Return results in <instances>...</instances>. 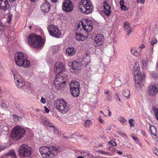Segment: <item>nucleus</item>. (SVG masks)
<instances>
[{
  "instance_id": "9",
  "label": "nucleus",
  "mask_w": 158,
  "mask_h": 158,
  "mask_svg": "<svg viewBox=\"0 0 158 158\" xmlns=\"http://www.w3.org/2000/svg\"><path fill=\"white\" fill-rule=\"evenodd\" d=\"M48 29L51 35L56 38H59L60 36V31L57 27L54 25H49L48 27Z\"/></svg>"
},
{
  "instance_id": "64",
  "label": "nucleus",
  "mask_w": 158,
  "mask_h": 158,
  "mask_svg": "<svg viewBox=\"0 0 158 158\" xmlns=\"http://www.w3.org/2000/svg\"><path fill=\"white\" fill-rule=\"evenodd\" d=\"M100 113H101V114H103L105 116H106V115H105L104 114L103 112V111H102V110H101V111H100Z\"/></svg>"
},
{
  "instance_id": "35",
  "label": "nucleus",
  "mask_w": 158,
  "mask_h": 158,
  "mask_svg": "<svg viewBox=\"0 0 158 158\" xmlns=\"http://www.w3.org/2000/svg\"><path fill=\"white\" fill-rule=\"evenodd\" d=\"M131 52L132 54H133L135 56H137L138 54V52L135 48H131Z\"/></svg>"
},
{
  "instance_id": "30",
  "label": "nucleus",
  "mask_w": 158,
  "mask_h": 158,
  "mask_svg": "<svg viewBox=\"0 0 158 158\" xmlns=\"http://www.w3.org/2000/svg\"><path fill=\"white\" fill-rule=\"evenodd\" d=\"M83 25V23L82 22H80L79 24H77L76 26L77 30L79 31V30H82V28H83L82 25Z\"/></svg>"
},
{
  "instance_id": "8",
  "label": "nucleus",
  "mask_w": 158,
  "mask_h": 158,
  "mask_svg": "<svg viewBox=\"0 0 158 158\" xmlns=\"http://www.w3.org/2000/svg\"><path fill=\"white\" fill-rule=\"evenodd\" d=\"M65 77H63L61 75L58 76L54 81V86L55 89L59 90L61 89L65 85Z\"/></svg>"
},
{
  "instance_id": "18",
  "label": "nucleus",
  "mask_w": 158,
  "mask_h": 158,
  "mask_svg": "<svg viewBox=\"0 0 158 158\" xmlns=\"http://www.w3.org/2000/svg\"><path fill=\"white\" fill-rule=\"evenodd\" d=\"M70 89H80V85L78 82L75 80L73 81L69 84Z\"/></svg>"
},
{
  "instance_id": "32",
  "label": "nucleus",
  "mask_w": 158,
  "mask_h": 158,
  "mask_svg": "<svg viewBox=\"0 0 158 158\" xmlns=\"http://www.w3.org/2000/svg\"><path fill=\"white\" fill-rule=\"evenodd\" d=\"M118 119L123 125H125L127 123L126 120L122 117H118Z\"/></svg>"
},
{
  "instance_id": "53",
  "label": "nucleus",
  "mask_w": 158,
  "mask_h": 158,
  "mask_svg": "<svg viewBox=\"0 0 158 158\" xmlns=\"http://www.w3.org/2000/svg\"><path fill=\"white\" fill-rule=\"evenodd\" d=\"M132 139L134 140H135V141H136L137 142L138 141V138H137V137H134V136H132Z\"/></svg>"
},
{
  "instance_id": "46",
  "label": "nucleus",
  "mask_w": 158,
  "mask_h": 158,
  "mask_svg": "<svg viewBox=\"0 0 158 158\" xmlns=\"http://www.w3.org/2000/svg\"><path fill=\"white\" fill-rule=\"evenodd\" d=\"M49 126L50 127H53V129L54 130V132H55V131H57V129H56L55 128V127H54V126H53V125L52 124V123H49Z\"/></svg>"
},
{
  "instance_id": "2",
  "label": "nucleus",
  "mask_w": 158,
  "mask_h": 158,
  "mask_svg": "<svg viewBox=\"0 0 158 158\" xmlns=\"http://www.w3.org/2000/svg\"><path fill=\"white\" fill-rule=\"evenodd\" d=\"M39 151L42 157L46 158L52 155H56L58 154L59 150L58 148L53 146L50 147L43 146L40 148Z\"/></svg>"
},
{
  "instance_id": "25",
  "label": "nucleus",
  "mask_w": 158,
  "mask_h": 158,
  "mask_svg": "<svg viewBox=\"0 0 158 158\" xmlns=\"http://www.w3.org/2000/svg\"><path fill=\"white\" fill-rule=\"evenodd\" d=\"M124 27L125 30L128 32L127 35H129L131 31V28L129 26V23L127 22L125 23H124Z\"/></svg>"
},
{
  "instance_id": "40",
  "label": "nucleus",
  "mask_w": 158,
  "mask_h": 158,
  "mask_svg": "<svg viewBox=\"0 0 158 158\" xmlns=\"http://www.w3.org/2000/svg\"><path fill=\"white\" fill-rule=\"evenodd\" d=\"M134 121V120L133 119H130L129 120V122L130 125V126L131 127H133L134 126V123L132 122Z\"/></svg>"
},
{
  "instance_id": "29",
  "label": "nucleus",
  "mask_w": 158,
  "mask_h": 158,
  "mask_svg": "<svg viewBox=\"0 0 158 158\" xmlns=\"http://www.w3.org/2000/svg\"><path fill=\"white\" fill-rule=\"evenodd\" d=\"M123 94L124 97H126L127 98H130V92L127 89L124 90L123 92Z\"/></svg>"
},
{
  "instance_id": "47",
  "label": "nucleus",
  "mask_w": 158,
  "mask_h": 158,
  "mask_svg": "<svg viewBox=\"0 0 158 158\" xmlns=\"http://www.w3.org/2000/svg\"><path fill=\"white\" fill-rule=\"evenodd\" d=\"M41 102L43 104L45 103L46 102V100L43 97H42L41 99Z\"/></svg>"
},
{
  "instance_id": "24",
  "label": "nucleus",
  "mask_w": 158,
  "mask_h": 158,
  "mask_svg": "<svg viewBox=\"0 0 158 158\" xmlns=\"http://www.w3.org/2000/svg\"><path fill=\"white\" fill-rule=\"evenodd\" d=\"M80 89H70L71 93L72 95L74 97H78L80 94Z\"/></svg>"
},
{
  "instance_id": "60",
  "label": "nucleus",
  "mask_w": 158,
  "mask_h": 158,
  "mask_svg": "<svg viewBox=\"0 0 158 158\" xmlns=\"http://www.w3.org/2000/svg\"><path fill=\"white\" fill-rule=\"evenodd\" d=\"M138 1H140V2L142 3H143L145 2V0H138Z\"/></svg>"
},
{
  "instance_id": "17",
  "label": "nucleus",
  "mask_w": 158,
  "mask_h": 158,
  "mask_svg": "<svg viewBox=\"0 0 158 158\" xmlns=\"http://www.w3.org/2000/svg\"><path fill=\"white\" fill-rule=\"evenodd\" d=\"M50 6L49 3L47 2L41 5L40 8L43 11L47 13L49 11Z\"/></svg>"
},
{
  "instance_id": "22",
  "label": "nucleus",
  "mask_w": 158,
  "mask_h": 158,
  "mask_svg": "<svg viewBox=\"0 0 158 158\" xmlns=\"http://www.w3.org/2000/svg\"><path fill=\"white\" fill-rule=\"evenodd\" d=\"M75 36L76 40L79 41H83L87 39L86 36L78 33H76Z\"/></svg>"
},
{
  "instance_id": "33",
  "label": "nucleus",
  "mask_w": 158,
  "mask_h": 158,
  "mask_svg": "<svg viewBox=\"0 0 158 158\" xmlns=\"http://www.w3.org/2000/svg\"><path fill=\"white\" fill-rule=\"evenodd\" d=\"M140 69L135 70L134 74L135 77V81H136V79H137V76H139V75H140Z\"/></svg>"
},
{
  "instance_id": "54",
  "label": "nucleus",
  "mask_w": 158,
  "mask_h": 158,
  "mask_svg": "<svg viewBox=\"0 0 158 158\" xmlns=\"http://www.w3.org/2000/svg\"><path fill=\"white\" fill-rule=\"evenodd\" d=\"M44 108L45 109V111L46 113H48L49 111V110L46 106H44Z\"/></svg>"
},
{
  "instance_id": "62",
  "label": "nucleus",
  "mask_w": 158,
  "mask_h": 158,
  "mask_svg": "<svg viewBox=\"0 0 158 158\" xmlns=\"http://www.w3.org/2000/svg\"><path fill=\"white\" fill-rule=\"evenodd\" d=\"M100 153H101L102 154H106V152H104L103 151H101Z\"/></svg>"
},
{
  "instance_id": "51",
  "label": "nucleus",
  "mask_w": 158,
  "mask_h": 158,
  "mask_svg": "<svg viewBox=\"0 0 158 158\" xmlns=\"http://www.w3.org/2000/svg\"><path fill=\"white\" fill-rule=\"evenodd\" d=\"M121 8L122 9L124 10H126V7L124 5H121Z\"/></svg>"
},
{
  "instance_id": "42",
  "label": "nucleus",
  "mask_w": 158,
  "mask_h": 158,
  "mask_svg": "<svg viewBox=\"0 0 158 158\" xmlns=\"http://www.w3.org/2000/svg\"><path fill=\"white\" fill-rule=\"evenodd\" d=\"M108 143L110 144H111L113 146H116V142L112 140H111L109 141Z\"/></svg>"
},
{
  "instance_id": "28",
  "label": "nucleus",
  "mask_w": 158,
  "mask_h": 158,
  "mask_svg": "<svg viewBox=\"0 0 158 158\" xmlns=\"http://www.w3.org/2000/svg\"><path fill=\"white\" fill-rule=\"evenodd\" d=\"M150 129L151 131V134L154 136L157 135V131L156 127L153 126H150Z\"/></svg>"
},
{
  "instance_id": "5",
  "label": "nucleus",
  "mask_w": 158,
  "mask_h": 158,
  "mask_svg": "<svg viewBox=\"0 0 158 158\" xmlns=\"http://www.w3.org/2000/svg\"><path fill=\"white\" fill-rule=\"evenodd\" d=\"M91 5V3L88 0H81L79 3L78 6L79 9L82 13L88 14L92 11Z\"/></svg>"
},
{
  "instance_id": "20",
  "label": "nucleus",
  "mask_w": 158,
  "mask_h": 158,
  "mask_svg": "<svg viewBox=\"0 0 158 158\" xmlns=\"http://www.w3.org/2000/svg\"><path fill=\"white\" fill-rule=\"evenodd\" d=\"M76 52V49L73 47H69L66 50V54L71 56L73 55Z\"/></svg>"
},
{
  "instance_id": "50",
  "label": "nucleus",
  "mask_w": 158,
  "mask_h": 158,
  "mask_svg": "<svg viewBox=\"0 0 158 158\" xmlns=\"http://www.w3.org/2000/svg\"><path fill=\"white\" fill-rule=\"evenodd\" d=\"M5 148H6V147L5 146L3 145H1L0 146V152L4 150Z\"/></svg>"
},
{
  "instance_id": "45",
  "label": "nucleus",
  "mask_w": 158,
  "mask_h": 158,
  "mask_svg": "<svg viewBox=\"0 0 158 158\" xmlns=\"http://www.w3.org/2000/svg\"><path fill=\"white\" fill-rule=\"evenodd\" d=\"M12 18V16L10 15H9L8 17V18L7 20V22L8 23H10Z\"/></svg>"
},
{
  "instance_id": "7",
  "label": "nucleus",
  "mask_w": 158,
  "mask_h": 158,
  "mask_svg": "<svg viewBox=\"0 0 158 158\" xmlns=\"http://www.w3.org/2000/svg\"><path fill=\"white\" fill-rule=\"evenodd\" d=\"M31 154V148L29 147L27 144H23L20 146L19 151V156L22 157H28Z\"/></svg>"
},
{
  "instance_id": "3",
  "label": "nucleus",
  "mask_w": 158,
  "mask_h": 158,
  "mask_svg": "<svg viewBox=\"0 0 158 158\" xmlns=\"http://www.w3.org/2000/svg\"><path fill=\"white\" fill-rule=\"evenodd\" d=\"M28 41L30 46L33 48H40L44 44L41 36L34 34L28 36Z\"/></svg>"
},
{
  "instance_id": "52",
  "label": "nucleus",
  "mask_w": 158,
  "mask_h": 158,
  "mask_svg": "<svg viewBox=\"0 0 158 158\" xmlns=\"http://www.w3.org/2000/svg\"><path fill=\"white\" fill-rule=\"evenodd\" d=\"M151 75L152 76V77L154 78H155L157 76L156 74V73H152L151 74Z\"/></svg>"
},
{
  "instance_id": "15",
  "label": "nucleus",
  "mask_w": 158,
  "mask_h": 158,
  "mask_svg": "<svg viewBox=\"0 0 158 158\" xmlns=\"http://www.w3.org/2000/svg\"><path fill=\"white\" fill-rule=\"evenodd\" d=\"M104 39V37L101 34H98L96 35L94 38V40L96 44L95 45L96 47L98 46V45H101L102 44V41Z\"/></svg>"
},
{
  "instance_id": "19",
  "label": "nucleus",
  "mask_w": 158,
  "mask_h": 158,
  "mask_svg": "<svg viewBox=\"0 0 158 158\" xmlns=\"http://www.w3.org/2000/svg\"><path fill=\"white\" fill-rule=\"evenodd\" d=\"M69 65L72 66V69L73 70H78L80 69L79 64L76 61L70 62Z\"/></svg>"
},
{
  "instance_id": "41",
  "label": "nucleus",
  "mask_w": 158,
  "mask_h": 158,
  "mask_svg": "<svg viewBox=\"0 0 158 158\" xmlns=\"http://www.w3.org/2000/svg\"><path fill=\"white\" fill-rule=\"evenodd\" d=\"M157 42V40L156 39L154 38L152 39V40L150 42V44L152 45H153L156 44Z\"/></svg>"
},
{
  "instance_id": "16",
  "label": "nucleus",
  "mask_w": 158,
  "mask_h": 158,
  "mask_svg": "<svg viewBox=\"0 0 158 158\" xmlns=\"http://www.w3.org/2000/svg\"><path fill=\"white\" fill-rule=\"evenodd\" d=\"M103 6L104 7V11L105 14L107 16H109L111 13L110 6L108 5L107 2L105 1V2L104 3Z\"/></svg>"
},
{
  "instance_id": "13",
  "label": "nucleus",
  "mask_w": 158,
  "mask_h": 158,
  "mask_svg": "<svg viewBox=\"0 0 158 158\" xmlns=\"http://www.w3.org/2000/svg\"><path fill=\"white\" fill-rule=\"evenodd\" d=\"M10 7L9 2L7 0H0V9L6 11Z\"/></svg>"
},
{
  "instance_id": "11",
  "label": "nucleus",
  "mask_w": 158,
  "mask_h": 158,
  "mask_svg": "<svg viewBox=\"0 0 158 158\" xmlns=\"http://www.w3.org/2000/svg\"><path fill=\"white\" fill-rule=\"evenodd\" d=\"M73 3L70 0H66L63 3L62 9L65 11L71 12L73 10Z\"/></svg>"
},
{
  "instance_id": "55",
  "label": "nucleus",
  "mask_w": 158,
  "mask_h": 158,
  "mask_svg": "<svg viewBox=\"0 0 158 158\" xmlns=\"http://www.w3.org/2000/svg\"><path fill=\"white\" fill-rule=\"evenodd\" d=\"M145 47V46L143 44H141L139 47V48H141V49H143V48H144Z\"/></svg>"
},
{
  "instance_id": "10",
  "label": "nucleus",
  "mask_w": 158,
  "mask_h": 158,
  "mask_svg": "<svg viewBox=\"0 0 158 158\" xmlns=\"http://www.w3.org/2000/svg\"><path fill=\"white\" fill-rule=\"evenodd\" d=\"M147 92L150 96H155L158 93V85L156 84L150 85L148 88Z\"/></svg>"
},
{
  "instance_id": "27",
  "label": "nucleus",
  "mask_w": 158,
  "mask_h": 158,
  "mask_svg": "<svg viewBox=\"0 0 158 158\" xmlns=\"http://www.w3.org/2000/svg\"><path fill=\"white\" fill-rule=\"evenodd\" d=\"M140 75V76L139 75V76H137V79H136V81H135L138 84H139L141 81L145 79L144 75Z\"/></svg>"
},
{
  "instance_id": "56",
  "label": "nucleus",
  "mask_w": 158,
  "mask_h": 158,
  "mask_svg": "<svg viewBox=\"0 0 158 158\" xmlns=\"http://www.w3.org/2000/svg\"><path fill=\"white\" fill-rule=\"evenodd\" d=\"M119 2H120V3L121 5H123V4H124L123 0H120Z\"/></svg>"
},
{
  "instance_id": "14",
  "label": "nucleus",
  "mask_w": 158,
  "mask_h": 158,
  "mask_svg": "<svg viewBox=\"0 0 158 158\" xmlns=\"http://www.w3.org/2000/svg\"><path fill=\"white\" fill-rule=\"evenodd\" d=\"M82 26V30H85L86 32H90L92 31L93 25L92 22L89 21H87L85 24L83 23Z\"/></svg>"
},
{
  "instance_id": "23",
  "label": "nucleus",
  "mask_w": 158,
  "mask_h": 158,
  "mask_svg": "<svg viewBox=\"0 0 158 158\" xmlns=\"http://www.w3.org/2000/svg\"><path fill=\"white\" fill-rule=\"evenodd\" d=\"M89 56H86L81 61V63L83 65L87 66L90 62Z\"/></svg>"
},
{
  "instance_id": "1",
  "label": "nucleus",
  "mask_w": 158,
  "mask_h": 158,
  "mask_svg": "<svg viewBox=\"0 0 158 158\" xmlns=\"http://www.w3.org/2000/svg\"><path fill=\"white\" fill-rule=\"evenodd\" d=\"M15 60L16 64L19 67L28 68L30 66V63L27 60V55L22 52H18L15 54Z\"/></svg>"
},
{
  "instance_id": "38",
  "label": "nucleus",
  "mask_w": 158,
  "mask_h": 158,
  "mask_svg": "<svg viewBox=\"0 0 158 158\" xmlns=\"http://www.w3.org/2000/svg\"><path fill=\"white\" fill-rule=\"evenodd\" d=\"M99 90V87L98 86H95L94 88V92L95 93H97Z\"/></svg>"
},
{
  "instance_id": "48",
  "label": "nucleus",
  "mask_w": 158,
  "mask_h": 158,
  "mask_svg": "<svg viewBox=\"0 0 158 158\" xmlns=\"http://www.w3.org/2000/svg\"><path fill=\"white\" fill-rule=\"evenodd\" d=\"M44 125H49V123L47 120H45L43 122Z\"/></svg>"
},
{
  "instance_id": "6",
  "label": "nucleus",
  "mask_w": 158,
  "mask_h": 158,
  "mask_svg": "<svg viewBox=\"0 0 158 158\" xmlns=\"http://www.w3.org/2000/svg\"><path fill=\"white\" fill-rule=\"evenodd\" d=\"M25 132L24 128L19 126H16L12 130L10 136L13 140H17L23 137Z\"/></svg>"
},
{
  "instance_id": "58",
  "label": "nucleus",
  "mask_w": 158,
  "mask_h": 158,
  "mask_svg": "<svg viewBox=\"0 0 158 158\" xmlns=\"http://www.w3.org/2000/svg\"><path fill=\"white\" fill-rule=\"evenodd\" d=\"M117 153L119 155H121L123 154V152L122 151H117Z\"/></svg>"
},
{
  "instance_id": "49",
  "label": "nucleus",
  "mask_w": 158,
  "mask_h": 158,
  "mask_svg": "<svg viewBox=\"0 0 158 158\" xmlns=\"http://www.w3.org/2000/svg\"><path fill=\"white\" fill-rule=\"evenodd\" d=\"M117 132L121 136H126V134L123 133L121 132Z\"/></svg>"
},
{
  "instance_id": "21",
  "label": "nucleus",
  "mask_w": 158,
  "mask_h": 158,
  "mask_svg": "<svg viewBox=\"0 0 158 158\" xmlns=\"http://www.w3.org/2000/svg\"><path fill=\"white\" fill-rule=\"evenodd\" d=\"M14 76V81L17 85L18 83H21L23 81L21 77L19 75L13 74Z\"/></svg>"
},
{
  "instance_id": "59",
  "label": "nucleus",
  "mask_w": 158,
  "mask_h": 158,
  "mask_svg": "<svg viewBox=\"0 0 158 158\" xmlns=\"http://www.w3.org/2000/svg\"><path fill=\"white\" fill-rule=\"evenodd\" d=\"M127 157L128 158H132V157L131 155H127Z\"/></svg>"
},
{
  "instance_id": "57",
  "label": "nucleus",
  "mask_w": 158,
  "mask_h": 158,
  "mask_svg": "<svg viewBox=\"0 0 158 158\" xmlns=\"http://www.w3.org/2000/svg\"><path fill=\"white\" fill-rule=\"evenodd\" d=\"M154 152L155 154L157 155L158 156V151L156 150H155L154 151Z\"/></svg>"
},
{
  "instance_id": "39",
  "label": "nucleus",
  "mask_w": 158,
  "mask_h": 158,
  "mask_svg": "<svg viewBox=\"0 0 158 158\" xmlns=\"http://www.w3.org/2000/svg\"><path fill=\"white\" fill-rule=\"evenodd\" d=\"M148 63V61L147 60L143 61L142 62L143 67L145 68L147 66Z\"/></svg>"
},
{
  "instance_id": "36",
  "label": "nucleus",
  "mask_w": 158,
  "mask_h": 158,
  "mask_svg": "<svg viewBox=\"0 0 158 158\" xmlns=\"http://www.w3.org/2000/svg\"><path fill=\"white\" fill-rule=\"evenodd\" d=\"M25 85V83L23 81V82H22L21 83H18L17 85V87L18 88H23Z\"/></svg>"
},
{
  "instance_id": "34",
  "label": "nucleus",
  "mask_w": 158,
  "mask_h": 158,
  "mask_svg": "<svg viewBox=\"0 0 158 158\" xmlns=\"http://www.w3.org/2000/svg\"><path fill=\"white\" fill-rule=\"evenodd\" d=\"M92 123V121L91 120H87L85 123V126L87 127H89Z\"/></svg>"
},
{
  "instance_id": "63",
  "label": "nucleus",
  "mask_w": 158,
  "mask_h": 158,
  "mask_svg": "<svg viewBox=\"0 0 158 158\" xmlns=\"http://www.w3.org/2000/svg\"><path fill=\"white\" fill-rule=\"evenodd\" d=\"M52 2L55 3L57 2L58 0H51Z\"/></svg>"
},
{
  "instance_id": "61",
  "label": "nucleus",
  "mask_w": 158,
  "mask_h": 158,
  "mask_svg": "<svg viewBox=\"0 0 158 158\" xmlns=\"http://www.w3.org/2000/svg\"><path fill=\"white\" fill-rule=\"evenodd\" d=\"M108 111V115L109 116H110L111 115V113L110 110H109Z\"/></svg>"
},
{
  "instance_id": "12",
  "label": "nucleus",
  "mask_w": 158,
  "mask_h": 158,
  "mask_svg": "<svg viewBox=\"0 0 158 158\" xmlns=\"http://www.w3.org/2000/svg\"><path fill=\"white\" fill-rule=\"evenodd\" d=\"M64 66L62 63L60 62L56 63L55 64L54 69V73L56 74H60L64 70Z\"/></svg>"
},
{
  "instance_id": "4",
  "label": "nucleus",
  "mask_w": 158,
  "mask_h": 158,
  "mask_svg": "<svg viewBox=\"0 0 158 158\" xmlns=\"http://www.w3.org/2000/svg\"><path fill=\"white\" fill-rule=\"evenodd\" d=\"M54 106L58 111L63 114L67 113L70 110L69 105L63 99L56 100L54 102Z\"/></svg>"
},
{
  "instance_id": "44",
  "label": "nucleus",
  "mask_w": 158,
  "mask_h": 158,
  "mask_svg": "<svg viewBox=\"0 0 158 158\" xmlns=\"http://www.w3.org/2000/svg\"><path fill=\"white\" fill-rule=\"evenodd\" d=\"M98 119L101 123H102V124H104V121L103 120V119L100 116H99V117H98Z\"/></svg>"
},
{
  "instance_id": "37",
  "label": "nucleus",
  "mask_w": 158,
  "mask_h": 158,
  "mask_svg": "<svg viewBox=\"0 0 158 158\" xmlns=\"http://www.w3.org/2000/svg\"><path fill=\"white\" fill-rule=\"evenodd\" d=\"M134 70H137L140 69V67L139 66V64L138 62L135 63L134 66Z\"/></svg>"
},
{
  "instance_id": "31",
  "label": "nucleus",
  "mask_w": 158,
  "mask_h": 158,
  "mask_svg": "<svg viewBox=\"0 0 158 158\" xmlns=\"http://www.w3.org/2000/svg\"><path fill=\"white\" fill-rule=\"evenodd\" d=\"M153 111L154 112L156 118L158 120V108H156L155 106L152 107Z\"/></svg>"
},
{
  "instance_id": "26",
  "label": "nucleus",
  "mask_w": 158,
  "mask_h": 158,
  "mask_svg": "<svg viewBox=\"0 0 158 158\" xmlns=\"http://www.w3.org/2000/svg\"><path fill=\"white\" fill-rule=\"evenodd\" d=\"M7 156H9L11 158H16V155L14 150L9 151L6 154Z\"/></svg>"
},
{
  "instance_id": "43",
  "label": "nucleus",
  "mask_w": 158,
  "mask_h": 158,
  "mask_svg": "<svg viewBox=\"0 0 158 158\" xmlns=\"http://www.w3.org/2000/svg\"><path fill=\"white\" fill-rule=\"evenodd\" d=\"M108 149L112 152H114L116 150L115 148L112 147H109Z\"/></svg>"
}]
</instances>
